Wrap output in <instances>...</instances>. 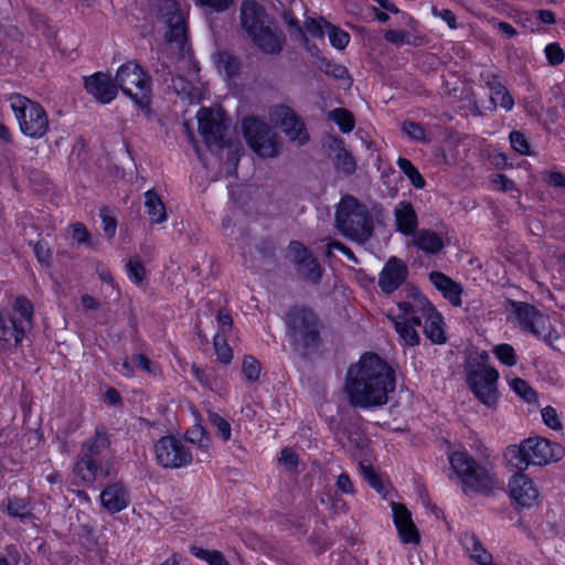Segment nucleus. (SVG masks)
<instances>
[{"instance_id":"nucleus-48","label":"nucleus","mask_w":565,"mask_h":565,"mask_svg":"<svg viewBox=\"0 0 565 565\" xmlns=\"http://www.w3.org/2000/svg\"><path fill=\"white\" fill-rule=\"evenodd\" d=\"M361 473L374 490H376L379 493L383 492L384 486L382 480L372 467L361 465Z\"/></svg>"},{"instance_id":"nucleus-3","label":"nucleus","mask_w":565,"mask_h":565,"mask_svg":"<svg viewBox=\"0 0 565 565\" xmlns=\"http://www.w3.org/2000/svg\"><path fill=\"white\" fill-rule=\"evenodd\" d=\"M486 350H473L465 362L466 382L475 397L484 406L493 408L498 404L499 372L489 364Z\"/></svg>"},{"instance_id":"nucleus-34","label":"nucleus","mask_w":565,"mask_h":565,"mask_svg":"<svg viewBox=\"0 0 565 565\" xmlns=\"http://www.w3.org/2000/svg\"><path fill=\"white\" fill-rule=\"evenodd\" d=\"M190 552L193 556L206 562L209 565H230L224 555L218 551L191 546Z\"/></svg>"},{"instance_id":"nucleus-40","label":"nucleus","mask_w":565,"mask_h":565,"mask_svg":"<svg viewBox=\"0 0 565 565\" xmlns=\"http://www.w3.org/2000/svg\"><path fill=\"white\" fill-rule=\"evenodd\" d=\"M108 445L109 439L107 434L104 430H96L93 439L87 445H85L84 454L90 457L107 448Z\"/></svg>"},{"instance_id":"nucleus-23","label":"nucleus","mask_w":565,"mask_h":565,"mask_svg":"<svg viewBox=\"0 0 565 565\" xmlns=\"http://www.w3.org/2000/svg\"><path fill=\"white\" fill-rule=\"evenodd\" d=\"M429 279L435 288L446 298L452 306L460 307L462 305L463 288L448 276L439 271H433Z\"/></svg>"},{"instance_id":"nucleus-46","label":"nucleus","mask_w":565,"mask_h":565,"mask_svg":"<svg viewBox=\"0 0 565 565\" xmlns=\"http://www.w3.org/2000/svg\"><path fill=\"white\" fill-rule=\"evenodd\" d=\"M328 25H331L322 18H309L305 22V28L308 33L313 36H322L327 34Z\"/></svg>"},{"instance_id":"nucleus-7","label":"nucleus","mask_w":565,"mask_h":565,"mask_svg":"<svg viewBox=\"0 0 565 565\" xmlns=\"http://www.w3.org/2000/svg\"><path fill=\"white\" fill-rule=\"evenodd\" d=\"M115 85L143 114L150 113V78L137 62L128 61L118 67Z\"/></svg>"},{"instance_id":"nucleus-25","label":"nucleus","mask_w":565,"mask_h":565,"mask_svg":"<svg viewBox=\"0 0 565 565\" xmlns=\"http://www.w3.org/2000/svg\"><path fill=\"white\" fill-rule=\"evenodd\" d=\"M397 231L409 236L414 235L417 228V214L408 202H399L394 210Z\"/></svg>"},{"instance_id":"nucleus-29","label":"nucleus","mask_w":565,"mask_h":565,"mask_svg":"<svg viewBox=\"0 0 565 565\" xmlns=\"http://www.w3.org/2000/svg\"><path fill=\"white\" fill-rule=\"evenodd\" d=\"M329 148L334 152V164L339 171L352 173L355 170L353 157L344 149L343 142L337 138H330Z\"/></svg>"},{"instance_id":"nucleus-62","label":"nucleus","mask_w":565,"mask_h":565,"mask_svg":"<svg viewBox=\"0 0 565 565\" xmlns=\"http://www.w3.org/2000/svg\"><path fill=\"white\" fill-rule=\"evenodd\" d=\"M132 362L136 367L147 373H153L152 363L142 354H136L132 356Z\"/></svg>"},{"instance_id":"nucleus-5","label":"nucleus","mask_w":565,"mask_h":565,"mask_svg":"<svg viewBox=\"0 0 565 565\" xmlns=\"http://www.w3.org/2000/svg\"><path fill=\"white\" fill-rule=\"evenodd\" d=\"M447 455L451 470L460 479L466 493L469 491L489 493L501 487L502 482L492 470L478 465L462 447L450 449Z\"/></svg>"},{"instance_id":"nucleus-31","label":"nucleus","mask_w":565,"mask_h":565,"mask_svg":"<svg viewBox=\"0 0 565 565\" xmlns=\"http://www.w3.org/2000/svg\"><path fill=\"white\" fill-rule=\"evenodd\" d=\"M185 438L189 443L196 445L203 455H207L212 448L211 437L206 434L200 424L193 425L185 433Z\"/></svg>"},{"instance_id":"nucleus-27","label":"nucleus","mask_w":565,"mask_h":565,"mask_svg":"<svg viewBox=\"0 0 565 565\" xmlns=\"http://www.w3.org/2000/svg\"><path fill=\"white\" fill-rule=\"evenodd\" d=\"M190 73L191 79H184L181 76L177 77L172 81V86L179 96L188 98L190 103H196L201 99V90L194 83L198 73L195 65H191Z\"/></svg>"},{"instance_id":"nucleus-49","label":"nucleus","mask_w":565,"mask_h":565,"mask_svg":"<svg viewBox=\"0 0 565 565\" xmlns=\"http://www.w3.org/2000/svg\"><path fill=\"white\" fill-rule=\"evenodd\" d=\"M546 58L551 64H559L564 60V51L556 43H551L545 47Z\"/></svg>"},{"instance_id":"nucleus-51","label":"nucleus","mask_w":565,"mask_h":565,"mask_svg":"<svg viewBox=\"0 0 565 565\" xmlns=\"http://www.w3.org/2000/svg\"><path fill=\"white\" fill-rule=\"evenodd\" d=\"M8 512L13 516H24L28 514V505L21 499H10L8 503Z\"/></svg>"},{"instance_id":"nucleus-54","label":"nucleus","mask_w":565,"mask_h":565,"mask_svg":"<svg viewBox=\"0 0 565 565\" xmlns=\"http://www.w3.org/2000/svg\"><path fill=\"white\" fill-rule=\"evenodd\" d=\"M323 72L337 77V78H345L348 75V71L344 66L340 64H333V63H324V66L322 67Z\"/></svg>"},{"instance_id":"nucleus-37","label":"nucleus","mask_w":565,"mask_h":565,"mask_svg":"<svg viewBox=\"0 0 565 565\" xmlns=\"http://www.w3.org/2000/svg\"><path fill=\"white\" fill-rule=\"evenodd\" d=\"M397 166L416 189H423L425 186L426 183L423 175L408 159L398 158Z\"/></svg>"},{"instance_id":"nucleus-35","label":"nucleus","mask_w":565,"mask_h":565,"mask_svg":"<svg viewBox=\"0 0 565 565\" xmlns=\"http://www.w3.org/2000/svg\"><path fill=\"white\" fill-rule=\"evenodd\" d=\"M125 267L126 274L131 282L140 286L145 281L147 271L142 260L138 256L131 257Z\"/></svg>"},{"instance_id":"nucleus-39","label":"nucleus","mask_w":565,"mask_h":565,"mask_svg":"<svg viewBox=\"0 0 565 565\" xmlns=\"http://www.w3.org/2000/svg\"><path fill=\"white\" fill-rule=\"evenodd\" d=\"M209 419L217 437H220L223 441H227L231 439V424L225 418H223L216 413H212L210 414Z\"/></svg>"},{"instance_id":"nucleus-61","label":"nucleus","mask_w":565,"mask_h":565,"mask_svg":"<svg viewBox=\"0 0 565 565\" xmlns=\"http://www.w3.org/2000/svg\"><path fill=\"white\" fill-rule=\"evenodd\" d=\"M72 238L77 243H86L89 238V234L85 226L75 224L72 226Z\"/></svg>"},{"instance_id":"nucleus-14","label":"nucleus","mask_w":565,"mask_h":565,"mask_svg":"<svg viewBox=\"0 0 565 565\" xmlns=\"http://www.w3.org/2000/svg\"><path fill=\"white\" fill-rule=\"evenodd\" d=\"M199 131L203 136L209 147L216 146L217 148H224L225 145L223 139L226 131V117L224 111L211 110L202 108L196 115Z\"/></svg>"},{"instance_id":"nucleus-24","label":"nucleus","mask_w":565,"mask_h":565,"mask_svg":"<svg viewBox=\"0 0 565 565\" xmlns=\"http://www.w3.org/2000/svg\"><path fill=\"white\" fill-rule=\"evenodd\" d=\"M100 501L110 513H116L126 509L129 499L126 489L120 483H114L100 493Z\"/></svg>"},{"instance_id":"nucleus-4","label":"nucleus","mask_w":565,"mask_h":565,"mask_svg":"<svg viewBox=\"0 0 565 565\" xmlns=\"http://www.w3.org/2000/svg\"><path fill=\"white\" fill-rule=\"evenodd\" d=\"M565 455V449L557 443H552L543 437H530L520 444L505 448L503 457L512 468L522 471L529 466H545L559 461Z\"/></svg>"},{"instance_id":"nucleus-18","label":"nucleus","mask_w":565,"mask_h":565,"mask_svg":"<svg viewBox=\"0 0 565 565\" xmlns=\"http://www.w3.org/2000/svg\"><path fill=\"white\" fill-rule=\"evenodd\" d=\"M391 509L401 542L403 544H418L420 535L413 522L411 512L403 504L396 502L391 504Z\"/></svg>"},{"instance_id":"nucleus-64","label":"nucleus","mask_w":565,"mask_h":565,"mask_svg":"<svg viewBox=\"0 0 565 565\" xmlns=\"http://www.w3.org/2000/svg\"><path fill=\"white\" fill-rule=\"evenodd\" d=\"M334 249H338L340 250L341 253H343L349 259L353 260V262H356L353 253L347 248L345 246L341 245L340 243H337V242H331L328 244V255L332 254V252Z\"/></svg>"},{"instance_id":"nucleus-59","label":"nucleus","mask_w":565,"mask_h":565,"mask_svg":"<svg viewBox=\"0 0 565 565\" xmlns=\"http://www.w3.org/2000/svg\"><path fill=\"white\" fill-rule=\"evenodd\" d=\"M279 461L291 469L297 466V456L292 450L285 448L280 452Z\"/></svg>"},{"instance_id":"nucleus-20","label":"nucleus","mask_w":565,"mask_h":565,"mask_svg":"<svg viewBox=\"0 0 565 565\" xmlns=\"http://www.w3.org/2000/svg\"><path fill=\"white\" fill-rule=\"evenodd\" d=\"M288 258L296 264L298 271L308 279L317 281L320 278V265L300 243H290L288 247Z\"/></svg>"},{"instance_id":"nucleus-19","label":"nucleus","mask_w":565,"mask_h":565,"mask_svg":"<svg viewBox=\"0 0 565 565\" xmlns=\"http://www.w3.org/2000/svg\"><path fill=\"white\" fill-rule=\"evenodd\" d=\"M86 92L102 104H109L117 96V87L110 75L97 72L85 78Z\"/></svg>"},{"instance_id":"nucleus-21","label":"nucleus","mask_w":565,"mask_h":565,"mask_svg":"<svg viewBox=\"0 0 565 565\" xmlns=\"http://www.w3.org/2000/svg\"><path fill=\"white\" fill-rule=\"evenodd\" d=\"M407 277V266L404 262L392 257L383 267L379 285L384 292L396 290Z\"/></svg>"},{"instance_id":"nucleus-28","label":"nucleus","mask_w":565,"mask_h":565,"mask_svg":"<svg viewBox=\"0 0 565 565\" xmlns=\"http://www.w3.org/2000/svg\"><path fill=\"white\" fill-rule=\"evenodd\" d=\"M145 209L151 223L161 224L168 218L166 205L153 190L145 193Z\"/></svg>"},{"instance_id":"nucleus-56","label":"nucleus","mask_w":565,"mask_h":565,"mask_svg":"<svg viewBox=\"0 0 565 565\" xmlns=\"http://www.w3.org/2000/svg\"><path fill=\"white\" fill-rule=\"evenodd\" d=\"M102 225H103V231H104L105 235L109 238H113L116 234V228H117L116 220L111 216L103 215Z\"/></svg>"},{"instance_id":"nucleus-44","label":"nucleus","mask_w":565,"mask_h":565,"mask_svg":"<svg viewBox=\"0 0 565 565\" xmlns=\"http://www.w3.org/2000/svg\"><path fill=\"white\" fill-rule=\"evenodd\" d=\"M543 423L553 430H562L563 423L557 411L552 406H546L541 411Z\"/></svg>"},{"instance_id":"nucleus-10","label":"nucleus","mask_w":565,"mask_h":565,"mask_svg":"<svg viewBox=\"0 0 565 565\" xmlns=\"http://www.w3.org/2000/svg\"><path fill=\"white\" fill-rule=\"evenodd\" d=\"M335 222L338 230L352 241L363 242L371 234V220L366 210L354 198L347 196L341 200Z\"/></svg>"},{"instance_id":"nucleus-32","label":"nucleus","mask_w":565,"mask_h":565,"mask_svg":"<svg viewBox=\"0 0 565 565\" xmlns=\"http://www.w3.org/2000/svg\"><path fill=\"white\" fill-rule=\"evenodd\" d=\"M507 381L510 388L523 401H525L529 404L536 403L537 395L526 381L520 377L509 376H507Z\"/></svg>"},{"instance_id":"nucleus-43","label":"nucleus","mask_w":565,"mask_h":565,"mask_svg":"<svg viewBox=\"0 0 565 565\" xmlns=\"http://www.w3.org/2000/svg\"><path fill=\"white\" fill-rule=\"evenodd\" d=\"M243 374L248 382H256L260 376V364L253 356H245L243 361Z\"/></svg>"},{"instance_id":"nucleus-60","label":"nucleus","mask_w":565,"mask_h":565,"mask_svg":"<svg viewBox=\"0 0 565 565\" xmlns=\"http://www.w3.org/2000/svg\"><path fill=\"white\" fill-rule=\"evenodd\" d=\"M217 327H218L217 333H220L223 337V334H225L227 331L231 330V327H232L231 316L225 312H220L217 316Z\"/></svg>"},{"instance_id":"nucleus-13","label":"nucleus","mask_w":565,"mask_h":565,"mask_svg":"<svg viewBox=\"0 0 565 565\" xmlns=\"http://www.w3.org/2000/svg\"><path fill=\"white\" fill-rule=\"evenodd\" d=\"M158 465L168 469H179L192 463L193 455L184 444L171 436L160 438L154 445Z\"/></svg>"},{"instance_id":"nucleus-42","label":"nucleus","mask_w":565,"mask_h":565,"mask_svg":"<svg viewBox=\"0 0 565 565\" xmlns=\"http://www.w3.org/2000/svg\"><path fill=\"white\" fill-rule=\"evenodd\" d=\"M327 34L331 45L338 50L345 49L350 42V35L342 29L332 24L328 25Z\"/></svg>"},{"instance_id":"nucleus-30","label":"nucleus","mask_w":565,"mask_h":565,"mask_svg":"<svg viewBox=\"0 0 565 565\" xmlns=\"http://www.w3.org/2000/svg\"><path fill=\"white\" fill-rule=\"evenodd\" d=\"M412 236L413 244L426 253L435 254L444 247L443 239L430 230H422L418 233H414Z\"/></svg>"},{"instance_id":"nucleus-47","label":"nucleus","mask_w":565,"mask_h":565,"mask_svg":"<svg viewBox=\"0 0 565 565\" xmlns=\"http://www.w3.org/2000/svg\"><path fill=\"white\" fill-rule=\"evenodd\" d=\"M402 130L412 140L426 141V131L414 121H404Z\"/></svg>"},{"instance_id":"nucleus-17","label":"nucleus","mask_w":565,"mask_h":565,"mask_svg":"<svg viewBox=\"0 0 565 565\" xmlns=\"http://www.w3.org/2000/svg\"><path fill=\"white\" fill-rule=\"evenodd\" d=\"M511 499L522 508H532L540 501V493L532 479L523 473H515L509 481Z\"/></svg>"},{"instance_id":"nucleus-1","label":"nucleus","mask_w":565,"mask_h":565,"mask_svg":"<svg viewBox=\"0 0 565 565\" xmlns=\"http://www.w3.org/2000/svg\"><path fill=\"white\" fill-rule=\"evenodd\" d=\"M344 390L354 406H382L395 390L394 370L377 354L366 353L350 366Z\"/></svg>"},{"instance_id":"nucleus-11","label":"nucleus","mask_w":565,"mask_h":565,"mask_svg":"<svg viewBox=\"0 0 565 565\" xmlns=\"http://www.w3.org/2000/svg\"><path fill=\"white\" fill-rule=\"evenodd\" d=\"M510 307L523 330L541 337L550 345L558 339L557 332L551 328L548 318L540 313L534 307L516 301H511Z\"/></svg>"},{"instance_id":"nucleus-63","label":"nucleus","mask_w":565,"mask_h":565,"mask_svg":"<svg viewBox=\"0 0 565 565\" xmlns=\"http://www.w3.org/2000/svg\"><path fill=\"white\" fill-rule=\"evenodd\" d=\"M492 184L502 190V191H509L513 188L512 181H510L508 178H505L503 174H495L492 178Z\"/></svg>"},{"instance_id":"nucleus-6","label":"nucleus","mask_w":565,"mask_h":565,"mask_svg":"<svg viewBox=\"0 0 565 565\" xmlns=\"http://www.w3.org/2000/svg\"><path fill=\"white\" fill-rule=\"evenodd\" d=\"M242 25L264 52L275 53L280 50V36L263 8L254 0H245L242 4Z\"/></svg>"},{"instance_id":"nucleus-41","label":"nucleus","mask_w":565,"mask_h":565,"mask_svg":"<svg viewBox=\"0 0 565 565\" xmlns=\"http://www.w3.org/2000/svg\"><path fill=\"white\" fill-rule=\"evenodd\" d=\"M329 116L339 126L342 132H350L354 128V119L345 109H334Z\"/></svg>"},{"instance_id":"nucleus-8","label":"nucleus","mask_w":565,"mask_h":565,"mask_svg":"<svg viewBox=\"0 0 565 565\" xmlns=\"http://www.w3.org/2000/svg\"><path fill=\"white\" fill-rule=\"evenodd\" d=\"M32 303L25 298H18L10 313L0 315V349L9 350L21 343L26 330L31 328Z\"/></svg>"},{"instance_id":"nucleus-55","label":"nucleus","mask_w":565,"mask_h":565,"mask_svg":"<svg viewBox=\"0 0 565 565\" xmlns=\"http://www.w3.org/2000/svg\"><path fill=\"white\" fill-rule=\"evenodd\" d=\"M233 0H196L202 7H207L216 11L225 10L230 7Z\"/></svg>"},{"instance_id":"nucleus-50","label":"nucleus","mask_w":565,"mask_h":565,"mask_svg":"<svg viewBox=\"0 0 565 565\" xmlns=\"http://www.w3.org/2000/svg\"><path fill=\"white\" fill-rule=\"evenodd\" d=\"M510 142H511V146L512 148L518 151L519 153L521 154H526L529 153V143L525 139V137L518 132V131H514V132H511L510 134Z\"/></svg>"},{"instance_id":"nucleus-26","label":"nucleus","mask_w":565,"mask_h":565,"mask_svg":"<svg viewBox=\"0 0 565 565\" xmlns=\"http://www.w3.org/2000/svg\"><path fill=\"white\" fill-rule=\"evenodd\" d=\"M108 472H103L94 462V460L84 454L83 458L77 461L73 470L74 483L76 484H90L99 476H107Z\"/></svg>"},{"instance_id":"nucleus-2","label":"nucleus","mask_w":565,"mask_h":565,"mask_svg":"<svg viewBox=\"0 0 565 565\" xmlns=\"http://www.w3.org/2000/svg\"><path fill=\"white\" fill-rule=\"evenodd\" d=\"M405 292L406 300L398 302L388 313L401 343L408 347L419 343L417 327L420 324V319L418 313L425 318V335L436 344L445 343L447 338L443 316L418 288L407 286Z\"/></svg>"},{"instance_id":"nucleus-57","label":"nucleus","mask_w":565,"mask_h":565,"mask_svg":"<svg viewBox=\"0 0 565 565\" xmlns=\"http://www.w3.org/2000/svg\"><path fill=\"white\" fill-rule=\"evenodd\" d=\"M544 181L556 188L565 186V177L559 172H546L544 173Z\"/></svg>"},{"instance_id":"nucleus-58","label":"nucleus","mask_w":565,"mask_h":565,"mask_svg":"<svg viewBox=\"0 0 565 565\" xmlns=\"http://www.w3.org/2000/svg\"><path fill=\"white\" fill-rule=\"evenodd\" d=\"M433 13L435 17L444 20L449 25V28H451V29L456 28V17L450 10H448V9L437 10L436 8H434Z\"/></svg>"},{"instance_id":"nucleus-9","label":"nucleus","mask_w":565,"mask_h":565,"mask_svg":"<svg viewBox=\"0 0 565 565\" xmlns=\"http://www.w3.org/2000/svg\"><path fill=\"white\" fill-rule=\"evenodd\" d=\"M9 103L24 136L40 139L47 132L49 117L39 103L19 94L11 95Z\"/></svg>"},{"instance_id":"nucleus-53","label":"nucleus","mask_w":565,"mask_h":565,"mask_svg":"<svg viewBox=\"0 0 565 565\" xmlns=\"http://www.w3.org/2000/svg\"><path fill=\"white\" fill-rule=\"evenodd\" d=\"M491 26L497 30L499 33L504 35L505 38L510 39L516 35L515 29L507 22L499 21L497 19H492L489 22Z\"/></svg>"},{"instance_id":"nucleus-12","label":"nucleus","mask_w":565,"mask_h":565,"mask_svg":"<svg viewBox=\"0 0 565 565\" xmlns=\"http://www.w3.org/2000/svg\"><path fill=\"white\" fill-rule=\"evenodd\" d=\"M244 137L248 146L263 158L275 157L279 151V143L275 134H271L267 126L256 118L243 120Z\"/></svg>"},{"instance_id":"nucleus-38","label":"nucleus","mask_w":565,"mask_h":565,"mask_svg":"<svg viewBox=\"0 0 565 565\" xmlns=\"http://www.w3.org/2000/svg\"><path fill=\"white\" fill-rule=\"evenodd\" d=\"M493 355L505 366H514L518 362L515 350L508 343H500L492 348Z\"/></svg>"},{"instance_id":"nucleus-15","label":"nucleus","mask_w":565,"mask_h":565,"mask_svg":"<svg viewBox=\"0 0 565 565\" xmlns=\"http://www.w3.org/2000/svg\"><path fill=\"white\" fill-rule=\"evenodd\" d=\"M269 118L291 142L303 145L308 140L309 136L302 121L288 106L278 105L273 107L269 111Z\"/></svg>"},{"instance_id":"nucleus-45","label":"nucleus","mask_w":565,"mask_h":565,"mask_svg":"<svg viewBox=\"0 0 565 565\" xmlns=\"http://www.w3.org/2000/svg\"><path fill=\"white\" fill-rule=\"evenodd\" d=\"M214 348L220 362L230 363L232 361V349L220 333L214 337Z\"/></svg>"},{"instance_id":"nucleus-36","label":"nucleus","mask_w":565,"mask_h":565,"mask_svg":"<svg viewBox=\"0 0 565 565\" xmlns=\"http://www.w3.org/2000/svg\"><path fill=\"white\" fill-rule=\"evenodd\" d=\"M214 61L218 73L225 78H230L238 70L237 61L227 53H217Z\"/></svg>"},{"instance_id":"nucleus-52","label":"nucleus","mask_w":565,"mask_h":565,"mask_svg":"<svg viewBox=\"0 0 565 565\" xmlns=\"http://www.w3.org/2000/svg\"><path fill=\"white\" fill-rule=\"evenodd\" d=\"M335 486L344 494L352 495L355 492L354 486L347 473H340L337 477Z\"/></svg>"},{"instance_id":"nucleus-33","label":"nucleus","mask_w":565,"mask_h":565,"mask_svg":"<svg viewBox=\"0 0 565 565\" xmlns=\"http://www.w3.org/2000/svg\"><path fill=\"white\" fill-rule=\"evenodd\" d=\"M490 100L495 107L500 106L504 110H511L514 106L512 96L501 84H493L490 86Z\"/></svg>"},{"instance_id":"nucleus-16","label":"nucleus","mask_w":565,"mask_h":565,"mask_svg":"<svg viewBox=\"0 0 565 565\" xmlns=\"http://www.w3.org/2000/svg\"><path fill=\"white\" fill-rule=\"evenodd\" d=\"M288 332L295 342H302L305 345L316 341L318 330L317 320L312 311L305 308L294 309L287 320Z\"/></svg>"},{"instance_id":"nucleus-22","label":"nucleus","mask_w":565,"mask_h":565,"mask_svg":"<svg viewBox=\"0 0 565 565\" xmlns=\"http://www.w3.org/2000/svg\"><path fill=\"white\" fill-rule=\"evenodd\" d=\"M166 23L168 24L169 31L167 32V39L169 42H175L182 45L185 39V23L184 17L181 12L179 4L173 0L164 2Z\"/></svg>"}]
</instances>
